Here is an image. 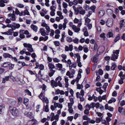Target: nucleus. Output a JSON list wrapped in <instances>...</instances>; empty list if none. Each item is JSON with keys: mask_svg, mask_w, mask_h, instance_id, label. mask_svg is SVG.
I'll return each instance as SVG.
<instances>
[{"mask_svg": "<svg viewBox=\"0 0 125 125\" xmlns=\"http://www.w3.org/2000/svg\"><path fill=\"white\" fill-rule=\"evenodd\" d=\"M10 111L12 115L14 116L18 115L19 114V111L16 107L10 106L9 108Z\"/></svg>", "mask_w": 125, "mask_h": 125, "instance_id": "nucleus-1", "label": "nucleus"}, {"mask_svg": "<svg viewBox=\"0 0 125 125\" xmlns=\"http://www.w3.org/2000/svg\"><path fill=\"white\" fill-rule=\"evenodd\" d=\"M119 51V50H116V51L114 50L113 51V53L112 54L111 58V59L112 60L115 61L116 59L118 58Z\"/></svg>", "mask_w": 125, "mask_h": 125, "instance_id": "nucleus-2", "label": "nucleus"}, {"mask_svg": "<svg viewBox=\"0 0 125 125\" xmlns=\"http://www.w3.org/2000/svg\"><path fill=\"white\" fill-rule=\"evenodd\" d=\"M23 45L24 47L27 48V49L29 52H33V49L31 44L29 43H24Z\"/></svg>", "mask_w": 125, "mask_h": 125, "instance_id": "nucleus-3", "label": "nucleus"}, {"mask_svg": "<svg viewBox=\"0 0 125 125\" xmlns=\"http://www.w3.org/2000/svg\"><path fill=\"white\" fill-rule=\"evenodd\" d=\"M71 70V73H70V72L68 71L66 73V75L69 76L70 78H72L73 77V74H75V71L74 70L72 69H70Z\"/></svg>", "mask_w": 125, "mask_h": 125, "instance_id": "nucleus-4", "label": "nucleus"}, {"mask_svg": "<svg viewBox=\"0 0 125 125\" xmlns=\"http://www.w3.org/2000/svg\"><path fill=\"white\" fill-rule=\"evenodd\" d=\"M106 120H103L102 122L103 124L105 125H109V122L111 120V119L109 117H107L106 118Z\"/></svg>", "mask_w": 125, "mask_h": 125, "instance_id": "nucleus-5", "label": "nucleus"}, {"mask_svg": "<svg viewBox=\"0 0 125 125\" xmlns=\"http://www.w3.org/2000/svg\"><path fill=\"white\" fill-rule=\"evenodd\" d=\"M24 114L25 115L29 117L30 118H33V114L31 112L25 111L24 112Z\"/></svg>", "mask_w": 125, "mask_h": 125, "instance_id": "nucleus-6", "label": "nucleus"}, {"mask_svg": "<svg viewBox=\"0 0 125 125\" xmlns=\"http://www.w3.org/2000/svg\"><path fill=\"white\" fill-rule=\"evenodd\" d=\"M37 123V121L35 120H31L29 121L27 123V125H36V124Z\"/></svg>", "mask_w": 125, "mask_h": 125, "instance_id": "nucleus-7", "label": "nucleus"}, {"mask_svg": "<svg viewBox=\"0 0 125 125\" xmlns=\"http://www.w3.org/2000/svg\"><path fill=\"white\" fill-rule=\"evenodd\" d=\"M8 17H10V19L12 21H14L15 20V16L14 14L10 13L8 14Z\"/></svg>", "mask_w": 125, "mask_h": 125, "instance_id": "nucleus-8", "label": "nucleus"}, {"mask_svg": "<svg viewBox=\"0 0 125 125\" xmlns=\"http://www.w3.org/2000/svg\"><path fill=\"white\" fill-rule=\"evenodd\" d=\"M62 78L61 77L59 76L56 79V81L58 84V86L60 87H62V85L60 82V81L62 80Z\"/></svg>", "mask_w": 125, "mask_h": 125, "instance_id": "nucleus-9", "label": "nucleus"}, {"mask_svg": "<svg viewBox=\"0 0 125 125\" xmlns=\"http://www.w3.org/2000/svg\"><path fill=\"white\" fill-rule=\"evenodd\" d=\"M72 28V29L75 32H78L80 30V29L79 28L77 27L76 25H73Z\"/></svg>", "mask_w": 125, "mask_h": 125, "instance_id": "nucleus-10", "label": "nucleus"}, {"mask_svg": "<svg viewBox=\"0 0 125 125\" xmlns=\"http://www.w3.org/2000/svg\"><path fill=\"white\" fill-rule=\"evenodd\" d=\"M31 27L32 29L35 32L37 31L38 28L37 26L33 24H31Z\"/></svg>", "mask_w": 125, "mask_h": 125, "instance_id": "nucleus-11", "label": "nucleus"}, {"mask_svg": "<svg viewBox=\"0 0 125 125\" xmlns=\"http://www.w3.org/2000/svg\"><path fill=\"white\" fill-rule=\"evenodd\" d=\"M3 57L5 58H12V56L11 55H10V54H9L8 53H4L3 54Z\"/></svg>", "mask_w": 125, "mask_h": 125, "instance_id": "nucleus-12", "label": "nucleus"}, {"mask_svg": "<svg viewBox=\"0 0 125 125\" xmlns=\"http://www.w3.org/2000/svg\"><path fill=\"white\" fill-rule=\"evenodd\" d=\"M113 22L112 21L108 20L106 22L107 26L109 27H111L112 26Z\"/></svg>", "mask_w": 125, "mask_h": 125, "instance_id": "nucleus-13", "label": "nucleus"}, {"mask_svg": "<svg viewBox=\"0 0 125 125\" xmlns=\"http://www.w3.org/2000/svg\"><path fill=\"white\" fill-rule=\"evenodd\" d=\"M48 66L49 68L50 71L53 70V69L55 68V66L54 65L51 63H49L48 65Z\"/></svg>", "mask_w": 125, "mask_h": 125, "instance_id": "nucleus-14", "label": "nucleus"}, {"mask_svg": "<svg viewBox=\"0 0 125 125\" xmlns=\"http://www.w3.org/2000/svg\"><path fill=\"white\" fill-rule=\"evenodd\" d=\"M54 106L55 108H56L57 107H58L62 108V105L56 102H54Z\"/></svg>", "mask_w": 125, "mask_h": 125, "instance_id": "nucleus-15", "label": "nucleus"}, {"mask_svg": "<svg viewBox=\"0 0 125 125\" xmlns=\"http://www.w3.org/2000/svg\"><path fill=\"white\" fill-rule=\"evenodd\" d=\"M105 109L106 110L108 109V110L111 111H113V108L111 106H109L107 104H106L105 105Z\"/></svg>", "mask_w": 125, "mask_h": 125, "instance_id": "nucleus-16", "label": "nucleus"}, {"mask_svg": "<svg viewBox=\"0 0 125 125\" xmlns=\"http://www.w3.org/2000/svg\"><path fill=\"white\" fill-rule=\"evenodd\" d=\"M51 83L53 85L52 88H54V86L56 87L58 85V84L56 81L55 82L53 80H52L51 81Z\"/></svg>", "mask_w": 125, "mask_h": 125, "instance_id": "nucleus-17", "label": "nucleus"}, {"mask_svg": "<svg viewBox=\"0 0 125 125\" xmlns=\"http://www.w3.org/2000/svg\"><path fill=\"white\" fill-rule=\"evenodd\" d=\"M9 78V76H5L4 78L2 79V83H5L6 82L8 81Z\"/></svg>", "mask_w": 125, "mask_h": 125, "instance_id": "nucleus-18", "label": "nucleus"}, {"mask_svg": "<svg viewBox=\"0 0 125 125\" xmlns=\"http://www.w3.org/2000/svg\"><path fill=\"white\" fill-rule=\"evenodd\" d=\"M15 14L17 15H19L20 16H22L23 14L22 13V12H20V11L17 8H16L15 9Z\"/></svg>", "mask_w": 125, "mask_h": 125, "instance_id": "nucleus-19", "label": "nucleus"}, {"mask_svg": "<svg viewBox=\"0 0 125 125\" xmlns=\"http://www.w3.org/2000/svg\"><path fill=\"white\" fill-rule=\"evenodd\" d=\"M67 22V20L66 19H64V23L63 24V28L64 30L66 27V24Z\"/></svg>", "mask_w": 125, "mask_h": 125, "instance_id": "nucleus-20", "label": "nucleus"}, {"mask_svg": "<svg viewBox=\"0 0 125 125\" xmlns=\"http://www.w3.org/2000/svg\"><path fill=\"white\" fill-rule=\"evenodd\" d=\"M5 107V105L3 104H2L0 105V114H1L2 113Z\"/></svg>", "mask_w": 125, "mask_h": 125, "instance_id": "nucleus-21", "label": "nucleus"}, {"mask_svg": "<svg viewBox=\"0 0 125 125\" xmlns=\"http://www.w3.org/2000/svg\"><path fill=\"white\" fill-rule=\"evenodd\" d=\"M22 13L23 14L22 16H24L26 15H30V13L27 10H25L24 12L22 11Z\"/></svg>", "mask_w": 125, "mask_h": 125, "instance_id": "nucleus-22", "label": "nucleus"}, {"mask_svg": "<svg viewBox=\"0 0 125 125\" xmlns=\"http://www.w3.org/2000/svg\"><path fill=\"white\" fill-rule=\"evenodd\" d=\"M40 32L41 33V35L43 36H45L46 34V33L45 31V30L43 29H40Z\"/></svg>", "mask_w": 125, "mask_h": 125, "instance_id": "nucleus-23", "label": "nucleus"}, {"mask_svg": "<svg viewBox=\"0 0 125 125\" xmlns=\"http://www.w3.org/2000/svg\"><path fill=\"white\" fill-rule=\"evenodd\" d=\"M48 37L47 36H46L44 37H41L39 38V41H46L48 39Z\"/></svg>", "mask_w": 125, "mask_h": 125, "instance_id": "nucleus-24", "label": "nucleus"}, {"mask_svg": "<svg viewBox=\"0 0 125 125\" xmlns=\"http://www.w3.org/2000/svg\"><path fill=\"white\" fill-rule=\"evenodd\" d=\"M98 61V56L96 55L94 57L93 61L95 63H97Z\"/></svg>", "mask_w": 125, "mask_h": 125, "instance_id": "nucleus-25", "label": "nucleus"}, {"mask_svg": "<svg viewBox=\"0 0 125 125\" xmlns=\"http://www.w3.org/2000/svg\"><path fill=\"white\" fill-rule=\"evenodd\" d=\"M57 15L59 16L61 19H63L64 17L62 15V13L60 11H57Z\"/></svg>", "mask_w": 125, "mask_h": 125, "instance_id": "nucleus-26", "label": "nucleus"}, {"mask_svg": "<svg viewBox=\"0 0 125 125\" xmlns=\"http://www.w3.org/2000/svg\"><path fill=\"white\" fill-rule=\"evenodd\" d=\"M56 66L59 68V70H61L62 68V64L60 63H58L56 64Z\"/></svg>", "mask_w": 125, "mask_h": 125, "instance_id": "nucleus-27", "label": "nucleus"}, {"mask_svg": "<svg viewBox=\"0 0 125 125\" xmlns=\"http://www.w3.org/2000/svg\"><path fill=\"white\" fill-rule=\"evenodd\" d=\"M98 16L101 17L103 16L104 14V12L103 11H101L98 12Z\"/></svg>", "mask_w": 125, "mask_h": 125, "instance_id": "nucleus-28", "label": "nucleus"}, {"mask_svg": "<svg viewBox=\"0 0 125 125\" xmlns=\"http://www.w3.org/2000/svg\"><path fill=\"white\" fill-rule=\"evenodd\" d=\"M44 94L42 92L41 93L39 96V98L42 101H44V99L45 98V97L43 95Z\"/></svg>", "mask_w": 125, "mask_h": 125, "instance_id": "nucleus-29", "label": "nucleus"}, {"mask_svg": "<svg viewBox=\"0 0 125 125\" xmlns=\"http://www.w3.org/2000/svg\"><path fill=\"white\" fill-rule=\"evenodd\" d=\"M117 66L115 63H112V66L111 67V69L112 70H114L115 68Z\"/></svg>", "mask_w": 125, "mask_h": 125, "instance_id": "nucleus-30", "label": "nucleus"}, {"mask_svg": "<svg viewBox=\"0 0 125 125\" xmlns=\"http://www.w3.org/2000/svg\"><path fill=\"white\" fill-rule=\"evenodd\" d=\"M24 92L25 94L30 96H31V92L28 89L24 90Z\"/></svg>", "mask_w": 125, "mask_h": 125, "instance_id": "nucleus-31", "label": "nucleus"}, {"mask_svg": "<svg viewBox=\"0 0 125 125\" xmlns=\"http://www.w3.org/2000/svg\"><path fill=\"white\" fill-rule=\"evenodd\" d=\"M5 2L3 0H0V6L1 7H4L5 5L4 4Z\"/></svg>", "mask_w": 125, "mask_h": 125, "instance_id": "nucleus-32", "label": "nucleus"}, {"mask_svg": "<svg viewBox=\"0 0 125 125\" xmlns=\"http://www.w3.org/2000/svg\"><path fill=\"white\" fill-rule=\"evenodd\" d=\"M76 66V64L75 63H73L71 65H69V67L70 69H72L73 67L75 68Z\"/></svg>", "mask_w": 125, "mask_h": 125, "instance_id": "nucleus-33", "label": "nucleus"}, {"mask_svg": "<svg viewBox=\"0 0 125 125\" xmlns=\"http://www.w3.org/2000/svg\"><path fill=\"white\" fill-rule=\"evenodd\" d=\"M102 120V117H100L99 118H96L95 121L96 123H98Z\"/></svg>", "mask_w": 125, "mask_h": 125, "instance_id": "nucleus-34", "label": "nucleus"}, {"mask_svg": "<svg viewBox=\"0 0 125 125\" xmlns=\"http://www.w3.org/2000/svg\"><path fill=\"white\" fill-rule=\"evenodd\" d=\"M124 110L123 109V108L122 107H120L119 108L118 111L120 112L121 114H122L124 115L125 114V113L124 114L123 112H122L123 111H124Z\"/></svg>", "mask_w": 125, "mask_h": 125, "instance_id": "nucleus-35", "label": "nucleus"}, {"mask_svg": "<svg viewBox=\"0 0 125 125\" xmlns=\"http://www.w3.org/2000/svg\"><path fill=\"white\" fill-rule=\"evenodd\" d=\"M48 104H46L45 106H44L43 107V109L46 112H48L49 111V109H48Z\"/></svg>", "mask_w": 125, "mask_h": 125, "instance_id": "nucleus-36", "label": "nucleus"}, {"mask_svg": "<svg viewBox=\"0 0 125 125\" xmlns=\"http://www.w3.org/2000/svg\"><path fill=\"white\" fill-rule=\"evenodd\" d=\"M113 34L112 32H109L107 34V37L110 38L112 37L113 36Z\"/></svg>", "mask_w": 125, "mask_h": 125, "instance_id": "nucleus-37", "label": "nucleus"}, {"mask_svg": "<svg viewBox=\"0 0 125 125\" xmlns=\"http://www.w3.org/2000/svg\"><path fill=\"white\" fill-rule=\"evenodd\" d=\"M56 71L55 70H52L50 71V72L49 73V75L50 77H52L53 75Z\"/></svg>", "mask_w": 125, "mask_h": 125, "instance_id": "nucleus-38", "label": "nucleus"}, {"mask_svg": "<svg viewBox=\"0 0 125 125\" xmlns=\"http://www.w3.org/2000/svg\"><path fill=\"white\" fill-rule=\"evenodd\" d=\"M81 77V74L80 73H78L77 77L76 78V80L77 82H78L79 79Z\"/></svg>", "mask_w": 125, "mask_h": 125, "instance_id": "nucleus-39", "label": "nucleus"}, {"mask_svg": "<svg viewBox=\"0 0 125 125\" xmlns=\"http://www.w3.org/2000/svg\"><path fill=\"white\" fill-rule=\"evenodd\" d=\"M85 13V10L83 9L80 10V11L79 13L80 14L83 15Z\"/></svg>", "mask_w": 125, "mask_h": 125, "instance_id": "nucleus-40", "label": "nucleus"}, {"mask_svg": "<svg viewBox=\"0 0 125 125\" xmlns=\"http://www.w3.org/2000/svg\"><path fill=\"white\" fill-rule=\"evenodd\" d=\"M66 40L68 42H70L72 41V39L70 37H67L66 38Z\"/></svg>", "mask_w": 125, "mask_h": 125, "instance_id": "nucleus-41", "label": "nucleus"}, {"mask_svg": "<svg viewBox=\"0 0 125 125\" xmlns=\"http://www.w3.org/2000/svg\"><path fill=\"white\" fill-rule=\"evenodd\" d=\"M73 41L75 43L78 44L79 42V40L78 38H75L73 40Z\"/></svg>", "mask_w": 125, "mask_h": 125, "instance_id": "nucleus-42", "label": "nucleus"}, {"mask_svg": "<svg viewBox=\"0 0 125 125\" xmlns=\"http://www.w3.org/2000/svg\"><path fill=\"white\" fill-rule=\"evenodd\" d=\"M105 35V33H103L100 34V37L103 38L104 40L106 38Z\"/></svg>", "mask_w": 125, "mask_h": 125, "instance_id": "nucleus-43", "label": "nucleus"}, {"mask_svg": "<svg viewBox=\"0 0 125 125\" xmlns=\"http://www.w3.org/2000/svg\"><path fill=\"white\" fill-rule=\"evenodd\" d=\"M112 10L110 9H108L106 10L107 13L109 15H110L112 13Z\"/></svg>", "mask_w": 125, "mask_h": 125, "instance_id": "nucleus-44", "label": "nucleus"}, {"mask_svg": "<svg viewBox=\"0 0 125 125\" xmlns=\"http://www.w3.org/2000/svg\"><path fill=\"white\" fill-rule=\"evenodd\" d=\"M91 107V105H86L85 106V108L86 109L88 110L89 111L90 109V108Z\"/></svg>", "mask_w": 125, "mask_h": 125, "instance_id": "nucleus-45", "label": "nucleus"}, {"mask_svg": "<svg viewBox=\"0 0 125 125\" xmlns=\"http://www.w3.org/2000/svg\"><path fill=\"white\" fill-rule=\"evenodd\" d=\"M120 39V35L119 34H118L117 35L116 37L115 38L114 42H116L117 41L119 40Z\"/></svg>", "mask_w": 125, "mask_h": 125, "instance_id": "nucleus-46", "label": "nucleus"}, {"mask_svg": "<svg viewBox=\"0 0 125 125\" xmlns=\"http://www.w3.org/2000/svg\"><path fill=\"white\" fill-rule=\"evenodd\" d=\"M17 6L20 8H21L24 7V5L22 4L18 3L17 5Z\"/></svg>", "mask_w": 125, "mask_h": 125, "instance_id": "nucleus-47", "label": "nucleus"}, {"mask_svg": "<svg viewBox=\"0 0 125 125\" xmlns=\"http://www.w3.org/2000/svg\"><path fill=\"white\" fill-rule=\"evenodd\" d=\"M8 63V62H5L2 65V66L3 67H6L9 65Z\"/></svg>", "mask_w": 125, "mask_h": 125, "instance_id": "nucleus-48", "label": "nucleus"}, {"mask_svg": "<svg viewBox=\"0 0 125 125\" xmlns=\"http://www.w3.org/2000/svg\"><path fill=\"white\" fill-rule=\"evenodd\" d=\"M95 8L96 7L94 5L91 6L90 8L91 10H92L93 12H95Z\"/></svg>", "mask_w": 125, "mask_h": 125, "instance_id": "nucleus-49", "label": "nucleus"}, {"mask_svg": "<svg viewBox=\"0 0 125 125\" xmlns=\"http://www.w3.org/2000/svg\"><path fill=\"white\" fill-rule=\"evenodd\" d=\"M78 108L79 110L82 111L83 109V106L82 105L80 104H79L78 105Z\"/></svg>", "mask_w": 125, "mask_h": 125, "instance_id": "nucleus-50", "label": "nucleus"}, {"mask_svg": "<svg viewBox=\"0 0 125 125\" xmlns=\"http://www.w3.org/2000/svg\"><path fill=\"white\" fill-rule=\"evenodd\" d=\"M68 5L67 4L66 2H63V7L65 8L66 9L67 8Z\"/></svg>", "mask_w": 125, "mask_h": 125, "instance_id": "nucleus-51", "label": "nucleus"}, {"mask_svg": "<svg viewBox=\"0 0 125 125\" xmlns=\"http://www.w3.org/2000/svg\"><path fill=\"white\" fill-rule=\"evenodd\" d=\"M55 45L56 46H59L60 45L59 42L58 41H55L54 42Z\"/></svg>", "mask_w": 125, "mask_h": 125, "instance_id": "nucleus-52", "label": "nucleus"}, {"mask_svg": "<svg viewBox=\"0 0 125 125\" xmlns=\"http://www.w3.org/2000/svg\"><path fill=\"white\" fill-rule=\"evenodd\" d=\"M69 51H72L73 50V46L72 44H70L69 45Z\"/></svg>", "mask_w": 125, "mask_h": 125, "instance_id": "nucleus-53", "label": "nucleus"}, {"mask_svg": "<svg viewBox=\"0 0 125 125\" xmlns=\"http://www.w3.org/2000/svg\"><path fill=\"white\" fill-rule=\"evenodd\" d=\"M8 34H9V35H11L12 33L13 32V31L12 30L9 29L8 31Z\"/></svg>", "mask_w": 125, "mask_h": 125, "instance_id": "nucleus-54", "label": "nucleus"}, {"mask_svg": "<svg viewBox=\"0 0 125 125\" xmlns=\"http://www.w3.org/2000/svg\"><path fill=\"white\" fill-rule=\"evenodd\" d=\"M50 10L52 11H55V9L56 8L54 5H52L50 8Z\"/></svg>", "mask_w": 125, "mask_h": 125, "instance_id": "nucleus-55", "label": "nucleus"}, {"mask_svg": "<svg viewBox=\"0 0 125 125\" xmlns=\"http://www.w3.org/2000/svg\"><path fill=\"white\" fill-rule=\"evenodd\" d=\"M80 21L77 19L75 18L74 20V23H78Z\"/></svg>", "mask_w": 125, "mask_h": 125, "instance_id": "nucleus-56", "label": "nucleus"}, {"mask_svg": "<svg viewBox=\"0 0 125 125\" xmlns=\"http://www.w3.org/2000/svg\"><path fill=\"white\" fill-rule=\"evenodd\" d=\"M83 8L84 9L86 10H89V6L86 4L83 7Z\"/></svg>", "mask_w": 125, "mask_h": 125, "instance_id": "nucleus-57", "label": "nucleus"}, {"mask_svg": "<svg viewBox=\"0 0 125 125\" xmlns=\"http://www.w3.org/2000/svg\"><path fill=\"white\" fill-rule=\"evenodd\" d=\"M87 25L88 26V28L89 30L92 27V25L91 24H88Z\"/></svg>", "mask_w": 125, "mask_h": 125, "instance_id": "nucleus-58", "label": "nucleus"}, {"mask_svg": "<svg viewBox=\"0 0 125 125\" xmlns=\"http://www.w3.org/2000/svg\"><path fill=\"white\" fill-rule=\"evenodd\" d=\"M43 88L42 89V92L43 93H44L45 92V90L46 88V86L44 84H43Z\"/></svg>", "mask_w": 125, "mask_h": 125, "instance_id": "nucleus-59", "label": "nucleus"}, {"mask_svg": "<svg viewBox=\"0 0 125 125\" xmlns=\"http://www.w3.org/2000/svg\"><path fill=\"white\" fill-rule=\"evenodd\" d=\"M73 118V116H68L67 118L68 120H70V121H72Z\"/></svg>", "mask_w": 125, "mask_h": 125, "instance_id": "nucleus-60", "label": "nucleus"}, {"mask_svg": "<svg viewBox=\"0 0 125 125\" xmlns=\"http://www.w3.org/2000/svg\"><path fill=\"white\" fill-rule=\"evenodd\" d=\"M108 85V83H105L103 86V88L105 90L106 89V88Z\"/></svg>", "mask_w": 125, "mask_h": 125, "instance_id": "nucleus-61", "label": "nucleus"}, {"mask_svg": "<svg viewBox=\"0 0 125 125\" xmlns=\"http://www.w3.org/2000/svg\"><path fill=\"white\" fill-rule=\"evenodd\" d=\"M68 34L69 35L72 36L73 35V32L71 31L69 29L68 31Z\"/></svg>", "mask_w": 125, "mask_h": 125, "instance_id": "nucleus-62", "label": "nucleus"}, {"mask_svg": "<svg viewBox=\"0 0 125 125\" xmlns=\"http://www.w3.org/2000/svg\"><path fill=\"white\" fill-rule=\"evenodd\" d=\"M24 103L25 104H26L29 101L28 99L26 98H24Z\"/></svg>", "mask_w": 125, "mask_h": 125, "instance_id": "nucleus-63", "label": "nucleus"}, {"mask_svg": "<svg viewBox=\"0 0 125 125\" xmlns=\"http://www.w3.org/2000/svg\"><path fill=\"white\" fill-rule=\"evenodd\" d=\"M45 28L48 32L50 31V30H51L50 29L49 27L47 25L45 27Z\"/></svg>", "mask_w": 125, "mask_h": 125, "instance_id": "nucleus-64", "label": "nucleus"}]
</instances>
